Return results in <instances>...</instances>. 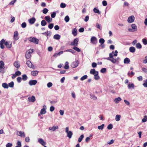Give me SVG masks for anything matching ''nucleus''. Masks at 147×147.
I'll return each mask as SVG.
<instances>
[{"instance_id":"41","label":"nucleus","mask_w":147,"mask_h":147,"mask_svg":"<svg viewBox=\"0 0 147 147\" xmlns=\"http://www.w3.org/2000/svg\"><path fill=\"white\" fill-rule=\"evenodd\" d=\"M142 121L143 122H146L147 121V116H144V118L142 119Z\"/></svg>"},{"instance_id":"60","label":"nucleus","mask_w":147,"mask_h":147,"mask_svg":"<svg viewBox=\"0 0 147 147\" xmlns=\"http://www.w3.org/2000/svg\"><path fill=\"white\" fill-rule=\"evenodd\" d=\"M17 79V81L19 83L22 80V78L20 77H18Z\"/></svg>"},{"instance_id":"23","label":"nucleus","mask_w":147,"mask_h":147,"mask_svg":"<svg viewBox=\"0 0 147 147\" xmlns=\"http://www.w3.org/2000/svg\"><path fill=\"white\" fill-rule=\"evenodd\" d=\"M77 29L76 28H74L72 30V34L74 36H76L77 35Z\"/></svg>"},{"instance_id":"50","label":"nucleus","mask_w":147,"mask_h":147,"mask_svg":"<svg viewBox=\"0 0 147 147\" xmlns=\"http://www.w3.org/2000/svg\"><path fill=\"white\" fill-rule=\"evenodd\" d=\"M60 6L61 8H64L65 7L66 4L65 3H62L60 4Z\"/></svg>"},{"instance_id":"3","label":"nucleus","mask_w":147,"mask_h":147,"mask_svg":"<svg viewBox=\"0 0 147 147\" xmlns=\"http://www.w3.org/2000/svg\"><path fill=\"white\" fill-rule=\"evenodd\" d=\"M28 40L30 42H32L35 44H37L38 43L39 40L35 37H30L28 38Z\"/></svg>"},{"instance_id":"7","label":"nucleus","mask_w":147,"mask_h":147,"mask_svg":"<svg viewBox=\"0 0 147 147\" xmlns=\"http://www.w3.org/2000/svg\"><path fill=\"white\" fill-rule=\"evenodd\" d=\"M16 134L17 135L20 136L21 137L24 138L25 136L24 132L23 131H19L17 130Z\"/></svg>"},{"instance_id":"37","label":"nucleus","mask_w":147,"mask_h":147,"mask_svg":"<svg viewBox=\"0 0 147 147\" xmlns=\"http://www.w3.org/2000/svg\"><path fill=\"white\" fill-rule=\"evenodd\" d=\"M46 113L45 109L44 108L40 110V113L42 114H44Z\"/></svg>"},{"instance_id":"63","label":"nucleus","mask_w":147,"mask_h":147,"mask_svg":"<svg viewBox=\"0 0 147 147\" xmlns=\"http://www.w3.org/2000/svg\"><path fill=\"white\" fill-rule=\"evenodd\" d=\"M102 4L103 6H106L107 5V3L106 1H103L102 2Z\"/></svg>"},{"instance_id":"13","label":"nucleus","mask_w":147,"mask_h":147,"mask_svg":"<svg viewBox=\"0 0 147 147\" xmlns=\"http://www.w3.org/2000/svg\"><path fill=\"white\" fill-rule=\"evenodd\" d=\"M38 142L42 146H45L46 145V142H44L42 138H39L38 140Z\"/></svg>"},{"instance_id":"12","label":"nucleus","mask_w":147,"mask_h":147,"mask_svg":"<svg viewBox=\"0 0 147 147\" xmlns=\"http://www.w3.org/2000/svg\"><path fill=\"white\" fill-rule=\"evenodd\" d=\"M5 45L6 47L8 48H11L12 47L11 43H10L8 41H6L5 43Z\"/></svg>"},{"instance_id":"29","label":"nucleus","mask_w":147,"mask_h":147,"mask_svg":"<svg viewBox=\"0 0 147 147\" xmlns=\"http://www.w3.org/2000/svg\"><path fill=\"white\" fill-rule=\"evenodd\" d=\"M13 65L15 67L17 68H18L20 67V65L17 62L15 61L13 63Z\"/></svg>"},{"instance_id":"16","label":"nucleus","mask_w":147,"mask_h":147,"mask_svg":"<svg viewBox=\"0 0 147 147\" xmlns=\"http://www.w3.org/2000/svg\"><path fill=\"white\" fill-rule=\"evenodd\" d=\"M38 72L39 71L37 70L33 71L31 72V74L33 76H36L38 75Z\"/></svg>"},{"instance_id":"62","label":"nucleus","mask_w":147,"mask_h":147,"mask_svg":"<svg viewBox=\"0 0 147 147\" xmlns=\"http://www.w3.org/2000/svg\"><path fill=\"white\" fill-rule=\"evenodd\" d=\"M92 66L93 68L97 66L96 63L95 62H93L92 63Z\"/></svg>"},{"instance_id":"49","label":"nucleus","mask_w":147,"mask_h":147,"mask_svg":"<svg viewBox=\"0 0 147 147\" xmlns=\"http://www.w3.org/2000/svg\"><path fill=\"white\" fill-rule=\"evenodd\" d=\"M48 11V10L47 9L45 8L42 10V12L46 14L47 13Z\"/></svg>"},{"instance_id":"57","label":"nucleus","mask_w":147,"mask_h":147,"mask_svg":"<svg viewBox=\"0 0 147 147\" xmlns=\"http://www.w3.org/2000/svg\"><path fill=\"white\" fill-rule=\"evenodd\" d=\"M15 74L16 75V76H20L21 74V72L20 71H16L15 73Z\"/></svg>"},{"instance_id":"45","label":"nucleus","mask_w":147,"mask_h":147,"mask_svg":"<svg viewBox=\"0 0 147 147\" xmlns=\"http://www.w3.org/2000/svg\"><path fill=\"white\" fill-rule=\"evenodd\" d=\"M136 48L138 49H141L142 47L140 43H138L136 44Z\"/></svg>"},{"instance_id":"5","label":"nucleus","mask_w":147,"mask_h":147,"mask_svg":"<svg viewBox=\"0 0 147 147\" xmlns=\"http://www.w3.org/2000/svg\"><path fill=\"white\" fill-rule=\"evenodd\" d=\"M79 41V39L78 38H75L74 41L71 42L70 45L71 46H76L78 45V42Z\"/></svg>"},{"instance_id":"61","label":"nucleus","mask_w":147,"mask_h":147,"mask_svg":"<svg viewBox=\"0 0 147 147\" xmlns=\"http://www.w3.org/2000/svg\"><path fill=\"white\" fill-rule=\"evenodd\" d=\"M30 139L29 137H26L25 138V141L26 142H29L30 141Z\"/></svg>"},{"instance_id":"8","label":"nucleus","mask_w":147,"mask_h":147,"mask_svg":"<svg viewBox=\"0 0 147 147\" xmlns=\"http://www.w3.org/2000/svg\"><path fill=\"white\" fill-rule=\"evenodd\" d=\"M18 34L17 31H15L14 32L13 38L15 40H17L19 39Z\"/></svg>"},{"instance_id":"38","label":"nucleus","mask_w":147,"mask_h":147,"mask_svg":"<svg viewBox=\"0 0 147 147\" xmlns=\"http://www.w3.org/2000/svg\"><path fill=\"white\" fill-rule=\"evenodd\" d=\"M73 49L78 52H80L81 51L80 49L76 46L73 47Z\"/></svg>"},{"instance_id":"35","label":"nucleus","mask_w":147,"mask_h":147,"mask_svg":"<svg viewBox=\"0 0 147 147\" xmlns=\"http://www.w3.org/2000/svg\"><path fill=\"white\" fill-rule=\"evenodd\" d=\"M14 85V82L12 81L10 83H9L8 84V86L10 87L11 88H13V87Z\"/></svg>"},{"instance_id":"26","label":"nucleus","mask_w":147,"mask_h":147,"mask_svg":"<svg viewBox=\"0 0 147 147\" xmlns=\"http://www.w3.org/2000/svg\"><path fill=\"white\" fill-rule=\"evenodd\" d=\"M28 21L30 24H32L35 22L36 19H29Z\"/></svg>"},{"instance_id":"25","label":"nucleus","mask_w":147,"mask_h":147,"mask_svg":"<svg viewBox=\"0 0 147 147\" xmlns=\"http://www.w3.org/2000/svg\"><path fill=\"white\" fill-rule=\"evenodd\" d=\"M2 87L5 88H8L9 87L8 85L6 83H2Z\"/></svg>"},{"instance_id":"59","label":"nucleus","mask_w":147,"mask_h":147,"mask_svg":"<svg viewBox=\"0 0 147 147\" xmlns=\"http://www.w3.org/2000/svg\"><path fill=\"white\" fill-rule=\"evenodd\" d=\"M12 146V144L8 143L6 145V147H11Z\"/></svg>"},{"instance_id":"53","label":"nucleus","mask_w":147,"mask_h":147,"mask_svg":"<svg viewBox=\"0 0 147 147\" xmlns=\"http://www.w3.org/2000/svg\"><path fill=\"white\" fill-rule=\"evenodd\" d=\"M52 85V83L51 82H49L47 84V86L49 88L51 87Z\"/></svg>"},{"instance_id":"52","label":"nucleus","mask_w":147,"mask_h":147,"mask_svg":"<svg viewBox=\"0 0 147 147\" xmlns=\"http://www.w3.org/2000/svg\"><path fill=\"white\" fill-rule=\"evenodd\" d=\"M113 125L111 124H109L108 126H107V129H111L113 128Z\"/></svg>"},{"instance_id":"47","label":"nucleus","mask_w":147,"mask_h":147,"mask_svg":"<svg viewBox=\"0 0 147 147\" xmlns=\"http://www.w3.org/2000/svg\"><path fill=\"white\" fill-rule=\"evenodd\" d=\"M144 83L143 84V85L145 87H147V79L145 80H144Z\"/></svg>"},{"instance_id":"46","label":"nucleus","mask_w":147,"mask_h":147,"mask_svg":"<svg viewBox=\"0 0 147 147\" xmlns=\"http://www.w3.org/2000/svg\"><path fill=\"white\" fill-rule=\"evenodd\" d=\"M142 42L144 45H146L147 44V40L145 38L142 39Z\"/></svg>"},{"instance_id":"22","label":"nucleus","mask_w":147,"mask_h":147,"mask_svg":"<svg viewBox=\"0 0 147 147\" xmlns=\"http://www.w3.org/2000/svg\"><path fill=\"white\" fill-rule=\"evenodd\" d=\"M130 62L129 59L128 58H126L124 60V63L125 64H128Z\"/></svg>"},{"instance_id":"24","label":"nucleus","mask_w":147,"mask_h":147,"mask_svg":"<svg viewBox=\"0 0 147 147\" xmlns=\"http://www.w3.org/2000/svg\"><path fill=\"white\" fill-rule=\"evenodd\" d=\"M78 63L76 62H74L71 65L72 67H75L78 65Z\"/></svg>"},{"instance_id":"20","label":"nucleus","mask_w":147,"mask_h":147,"mask_svg":"<svg viewBox=\"0 0 147 147\" xmlns=\"http://www.w3.org/2000/svg\"><path fill=\"white\" fill-rule=\"evenodd\" d=\"M4 63L3 61H0V69H4L5 68Z\"/></svg>"},{"instance_id":"51","label":"nucleus","mask_w":147,"mask_h":147,"mask_svg":"<svg viewBox=\"0 0 147 147\" xmlns=\"http://www.w3.org/2000/svg\"><path fill=\"white\" fill-rule=\"evenodd\" d=\"M56 13L55 12H53L51 14V16L52 18H54L56 16Z\"/></svg>"},{"instance_id":"64","label":"nucleus","mask_w":147,"mask_h":147,"mask_svg":"<svg viewBox=\"0 0 147 147\" xmlns=\"http://www.w3.org/2000/svg\"><path fill=\"white\" fill-rule=\"evenodd\" d=\"M55 107L53 106H51L50 108V110L52 112L54 111Z\"/></svg>"},{"instance_id":"15","label":"nucleus","mask_w":147,"mask_h":147,"mask_svg":"<svg viewBox=\"0 0 147 147\" xmlns=\"http://www.w3.org/2000/svg\"><path fill=\"white\" fill-rule=\"evenodd\" d=\"M58 128V127L57 126H54L52 127H49V129L50 130H52L53 131H54Z\"/></svg>"},{"instance_id":"56","label":"nucleus","mask_w":147,"mask_h":147,"mask_svg":"<svg viewBox=\"0 0 147 147\" xmlns=\"http://www.w3.org/2000/svg\"><path fill=\"white\" fill-rule=\"evenodd\" d=\"M53 26L54 25L53 24H50L48 25V27L50 29H51L53 28Z\"/></svg>"},{"instance_id":"42","label":"nucleus","mask_w":147,"mask_h":147,"mask_svg":"<svg viewBox=\"0 0 147 147\" xmlns=\"http://www.w3.org/2000/svg\"><path fill=\"white\" fill-rule=\"evenodd\" d=\"M47 24V23L45 20H42L41 22V25L42 26H45Z\"/></svg>"},{"instance_id":"33","label":"nucleus","mask_w":147,"mask_h":147,"mask_svg":"<svg viewBox=\"0 0 147 147\" xmlns=\"http://www.w3.org/2000/svg\"><path fill=\"white\" fill-rule=\"evenodd\" d=\"M120 115H117L116 116L115 119L116 121H118L120 120Z\"/></svg>"},{"instance_id":"21","label":"nucleus","mask_w":147,"mask_h":147,"mask_svg":"<svg viewBox=\"0 0 147 147\" xmlns=\"http://www.w3.org/2000/svg\"><path fill=\"white\" fill-rule=\"evenodd\" d=\"M98 75V72H96V74H95L94 75V78L96 80H98L100 79L99 76Z\"/></svg>"},{"instance_id":"1","label":"nucleus","mask_w":147,"mask_h":147,"mask_svg":"<svg viewBox=\"0 0 147 147\" xmlns=\"http://www.w3.org/2000/svg\"><path fill=\"white\" fill-rule=\"evenodd\" d=\"M115 53L113 51L112 53H110L109 54V57L108 58H105V59L109 60L113 63H116L117 61V59L114 58L113 57V54Z\"/></svg>"},{"instance_id":"58","label":"nucleus","mask_w":147,"mask_h":147,"mask_svg":"<svg viewBox=\"0 0 147 147\" xmlns=\"http://www.w3.org/2000/svg\"><path fill=\"white\" fill-rule=\"evenodd\" d=\"M114 142V140H111L109 141L108 142H107V143L109 144H113Z\"/></svg>"},{"instance_id":"27","label":"nucleus","mask_w":147,"mask_h":147,"mask_svg":"<svg viewBox=\"0 0 147 147\" xmlns=\"http://www.w3.org/2000/svg\"><path fill=\"white\" fill-rule=\"evenodd\" d=\"M129 50L131 52L133 53L135 51V49L134 47H131L129 48Z\"/></svg>"},{"instance_id":"10","label":"nucleus","mask_w":147,"mask_h":147,"mask_svg":"<svg viewBox=\"0 0 147 147\" xmlns=\"http://www.w3.org/2000/svg\"><path fill=\"white\" fill-rule=\"evenodd\" d=\"M37 83V81L36 80H30L29 82V84L30 85L32 86L33 85H35Z\"/></svg>"},{"instance_id":"2","label":"nucleus","mask_w":147,"mask_h":147,"mask_svg":"<svg viewBox=\"0 0 147 147\" xmlns=\"http://www.w3.org/2000/svg\"><path fill=\"white\" fill-rule=\"evenodd\" d=\"M34 51L33 49H30L28 50L26 52L25 54L26 58L27 59H30L31 57L32 53L34 52Z\"/></svg>"},{"instance_id":"43","label":"nucleus","mask_w":147,"mask_h":147,"mask_svg":"<svg viewBox=\"0 0 147 147\" xmlns=\"http://www.w3.org/2000/svg\"><path fill=\"white\" fill-rule=\"evenodd\" d=\"M104 124H102L101 125L99 126L98 127V128L99 129L102 130L104 128Z\"/></svg>"},{"instance_id":"17","label":"nucleus","mask_w":147,"mask_h":147,"mask_svg":"<svg viewBox=\"0 0 147 147\" xmlns=\"http://www.w3.org/2000/svg\"><path fill=\"white\" fill-rule=\"evenodd\" d=\"M61 38L60 35L58 34H56L54 35L53 36V38L55 39L59 40Z\"/></svg>"},{"instance_id":"55","label":"nucleus","mask_w":147,"mask_h":147,"mask_svg":"<svg viewBox=\"0 0 147 147\" xmlns=\"http://www.w3.org/2000/svg\"><path fill=\"white\" fill-rule=\"evenodd\" d=\"M26 23L25 22H23L22 23L21 25V26L23 28H25L26 27Z\"/></svg>"},{"instance_id":"31","label":"nucleus","mask_w":147,"mask_h":147,"mask_svg":"<svg viewBox=\"0 0 147 147\" xmlns=\"http://www.w3.org/2000/svg\"><path fill=\"white\" fill-rule=\"evenodd\" d=\"M132 28L135 31H137V27L134 24H132L131 25Z\"/></svg>"},{"instance_id":"44","label":"nucleus","mask_w":147,"mask_h":147,"mask_svg":"<svg viewBox=\"0 0 147 147\" xmlns=\"http://www.w3.org/2000/svg\"><path fill=\"white\" fill-rule=\"evenodd\" d=\"M105 42V40L103 38H100L99 40V42L101 44H103Z\"/></svg>"},{"instance_id":"9","label":"nucleus","mask_w":147,"mask_h":147,"mask_svg":"<svg viewBox=\"0 0 147 147\" xmlns=\"http://www.w3.org/2000/svg\"><path fill=\"white\" fill-rule=\"evenodd\" d=\"M26 64L28 67L32 68H34V65L32 64L30 61L28 60L27 61Z\"/></svg>"},{"instance_id":"32","label":"nucleus","mask_w":147,"mask_h":147,"mask_svg":"<svg viewBox=\"0 0 147 147\" xmlns=\"http://www.w3.org/2000/svg\"><path fill=\"white\" fill-rule=\"evenodd\" d=\"M22 76V79L23 80L25 81L27 79L28 77L26 74H23Z\"/></svg>"},{"instance_id":"14","label":"nucleus","mask_w":147,"mask_h":147,"mask_svg":"<svg viewBox=\"0 0 147 147\" xmlns=\"http://www.w3.org/2000/svg\"><path fill=\"white\" fill-rule=\"evenodd\" d=\"M28 99L29 101L33 102H34L36 100L34 96L29 97Z\"/></svg>"},{"instance_id":"40","label":"nucleus","mask_w":147,"mask_h":147,"mask_svg":"<svg viewBox=\"0 0 147 147\" xmlns=\"http://www.w3.org/2000/svg\"><path fill=\"white\" fill-rule=\"evenodd\" d=\"M87 77L88 76L87 75H84L81 78L80 80L82 81L84 80L87 79Z\"/></svg>"},{"instance_id":"11","label":"nucleus","mask_w":147,"mask_h":147,"mask_svg":"<svg viewBox=\"0 0 147 147\" xmlns=\"http://www.w3.org/2000/svg\"><path fill=\"white\" fill-rule=\"evenodd\" d=\"M5 40L4 39H2L0 41V47L2 49H3L4 48V46L3 44L5 42Z\"/></svg>"},{"instance_id":"48","label":"nucleus","mask_w":147,"mask_h":147,"mask_svg":"<svg viewBox=\"0 0 147 147\" xmlns=\"http://www.w3.org/2000/svg\"><path fill=\"white\" fill-rule=\"evenodd\" d=\"M106 68H102L100 70V72L102 73H104L106 72Z\"/></svg>"},{"instance_id":"4","label":"nucleus","mask_w":147,"mask_h":147,"mask_svg":"<svg viewBox=\"0 0 147 147\" xmlns=\"http://www.w3.org/2000/svg\"><path fill=\"white\" fill-rule=\"evenodd\" d=\"M65 132L67 134V136L69 138H71L73 135V133L71 131H69L68 127H66L65 128Z\"/></svg>"},{"instance_id":"18","label":"nucleus","mask_w":147,"mask_h":147,"mask_svg":"<svg viewBox=\"0 0 147 147\" xmlns=\"http://www.w3.org/2000/svg\"><path fill=\"white\" fill-rule=\"evenodd\" d=\"M121 98L120 97H118L117 98H116L114 100V101L116 103H118L121 100Z\"/></svg>"},{"instance_id":"28","label":"nucleus","mask_w":147,"mask_h":147,"mask_svg":"<svg viewBox=\"0 0 147 147\" xmlns=\"http://www.w3.org/2000/svg\"><path fill=\"white\" fill-rule=\"evenodd\" d=\"M93 11L94 13H97L98 14H99L100 13V11H99V10L96 9V7L94 8L93 9Z\"/></svg>"},{"instance_id":"19","label":"nucleus","mask_w":147,"mask_h":147,"mask_svg":"<svg viewBox=\"0 0 147 147\" xmlns=\"http://www.w3.org/2000/svg\"><path fill=\"white\" fill-rule=\"evenodd\" d=\"M98 72L97 71H96L95 69H93L90 70V73L94 75L95 74H96V72Z\"/></svg>"},{"instance_id":"54","label":"nucleus","mask_w":147,"mask_h":147,"mask_svg":"<svg viewBox=\"0 0 147 147\" xmlns=\"http://www.w3.org/2000/svg\"><path fill=\"white\" fill-rule=\"evenodd\" d=\"M134 20V19H128L127 22L129 23L133 22Z\"/></svg>"},{"instance_id":"34","label":"nucleus","mask_w":147,"mask_h":147,"mask_svg":"<svg viewBox=\"0 0 147 147\" xmlns=\"http://www.w3.org/2000/svg\"><path fill=\"white\" fill-rule=\"evenodd\" d=\"M84 137V136L83 135H82L78 139V141L79 142H81L82 139Z\"/></svg>"},{"instance_id":"36","label":"nucleus","mask_w":147,"mask_h":147,"mask_svg":"<svg viewBox=\"0 0 147 147\" xmlns=\"http://www.w3.org/2000/svg\"><path fill=\"white\" fill-rule=\"evenodd\" d=\"M128 87L129 89L131 88H134V84H129L128 85Z\"/></svg>"},{"instance_id":"39","label":"nucleus","mask_w":147,"mask_h":147,"mask_svg":"<svg viewBox=\"0 0 147 147\" xmlns=\"http://www.w3.org/2000/svg\"><path fill=\"white\" fill-rule=\"evenodd\" d=\"M50 31H47V32L43 33L42 34L46 35L47 36H50Z\"/></svg>"},{"instance_id":"6","label":"nucleus","mask_w":147,"mask_h":147,"mask_svg":"<svg viewBox=\"0 0 147 147\" xmlns=\"http://www.w3.org/2000/svg\"><path fill=\"white\" fill-rule=\"evenodd\" d=\"M91 42L93 44H96L97 43L96 38L95 36H92L90 39Z\"/></svg>"},{"instance_id":"30","label":"nucleus","mask_w":147,"mask_h":147,"mask_svg":"<svg viewBox=\"0 0 147 147\" xmlns=\"http://www.w3.org/2000/svg\"><path fill=\"white\" fill-rule=\"evenodd\" d=\"M69 66L68 65V62L66 61L65 63V65L64 67V68L65 69H67L69 68Z\"/></svg>"}]
</instances>
